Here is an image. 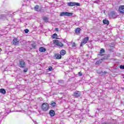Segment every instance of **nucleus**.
Segmentation results:
<instances>
[{
	"label": "nucleus",
	"mask_w": 124,
	"mask_h": 124,
	"mask_svg": "<svg viewBox=\"0 0 124 124\" xmlns=\"http://www.w3.org/2000/svg\"><path fill=\"white\" fill-rule=\"evenodd\" d=\"M32 48L35 49V47H36V45H32Z\"/></svg>",
	"instance_id": "obj_32"
},
{
	"label": "nucleus",
	"mask_w": 124,
	"mask_h": 124,
	"mask_svg": "<svg viewBox=\"0 0 124 124\" xmlns=\"http://www.w3.org/2000/svg\"><path fill=\"white\" fill-rule=\"evenodd\" d=\"M53 69V68L52 67H49L48 68L49 71H52V70Z\"/></svg>",
	"instance_id": "obj_29"
},
{
	"label": "nucleus",
	"mask_w": 124,
	"mask_h": 124,
	"mask_svg": "<svg viewBox=\"0 0 124 124\" xmlns=\"http://www.w3.org/2000/svg\"><path fill=\"white\" fill-rule=\"evenodd\" d=\"M119 11L120 13L124 14V5H121L119 7Z\"/></svg>",
	"instance_id": "obj_8"
},
{
	"label": "nucleus",
	"mask_w": 124,
	"mask_h": 124,
	"mask_svg": "<svg viewBox=\"0 0 124 124\" xmlns=\"http://www.w3.org/2000/svg\"><path fill=\"white\" fill-rule=\"evenodd\" d=\"M103 22L105 24L109 25V21H108V20H107V19H104L103 20Z\"/></svg>",
	"instance_id": "obj_17"
},
{
	"label": "nucleus",
	"mask_w": 124,
	"mask_h": 124,
	"mask_svg": "<svg viewBox=\"0 0 124 124\" xmlns=\"http://www.w3.org/2000/svg\"><path fill=\"white\" fill-rule=\"evenodd\" d=\"M89 41V37H86L83 39L82 41L81 42L80 46H83V45H85Z\"/></svg>",
	"instance_id": "obj_4"
},
{
	"label": "nucleus",
	"mask_w": 124,
	"mask_h": 124,
	"mask_svg": "<svg viewBox=\"0 0 124 124\" xmlns=\"http://www.w3.org/2000/svg\"><path fill=\"white\" fill-rule=\"evenodd\" d=\"M54 43L55 44V45H57V46H59L60 47H63V44H62V43L60 42L59 40H55L54 41Z\"/></svg>",
	"instance_id": "obj_5"
},
{
	"label": "nucleus",
	"mask_w": 124,
	"mask_h": 124,
	"mask_svg": "<svg viewBox=\"0 0 124 124\" xmlns=\"http://www.w3.org/2000/svg\"><path fill=\"white\" fill-rule=\"evenodd\" d=\"M120 69H124V65H121L120 66Z\"/></svg>",
	"instance_id": "obj_27"
},
{
	"label": "nucleus",
	"mask_w": 124,
	"mask_h": 124,
	"mask_svg": "<svg viewBox=\"0 0 124 124\" xmlns=\"http://www.w3.org/2000/svg\"><path fill=\"white\" fill-rule=\"evenodd\" d=\"M68 6H80V3L75 2H69L67 3Z\"/></svg>",
	"instance_id": "obj_2"
},
{
	"label": "nucleus",
	"mask_w": 124,
	"mask_h": 124,
	"mask_svg": "<svg viewBox=\"0 0 124 124\" xmlns=\"http://www.w3.org/2000/svg\"><path fill=\"white\" fill-rule=\"evenodd\" d=\"M73 13H68L67 12H62L61 13L60 16H72Z\"/></svg>",
	"instance_id": "obj_3"
},
{
	"label": "nucleus",
	"mask_w": 124,
	"mask_h": 124,
	"mask_svg": "<svg viewBox=\"0 0 124 124\" xmlns=\"http://www.w3.org/2000/svg\"><path fill=\"white\" fill-rule=\"evenodd\" d=\"M42 110L46 112L49 110V104L47 103H44L42 105Z\"/></svg>",
	"instance_id": "obj_1"
},
{
	"label": "nucleus",
	"mask_w": 124,
	"mask_h": 124,
	"mask_svg": "<svg viewBox=\"0 0 124 124\" xmlns=\"http://www.w3.org/2000/svg\"><path fill=\"white\" fill-rule=\"evenodd\" d=\"M0 51H1V49L0 48Z\"/></svg>",
	"instance_id": "obj_35"
},
{
	"label": "nucleus",
	"mask_w": 124,
	"mask_h": 124,
	"mask_svg": "<svg viewBox=\"0 0 124 124\" xmlns=\"http://www.w3.org/2000/svg\"><path fill=\"white\" fill-rule=\"evenodd\" d=\"M38 8H39V6L38 5H36L35 7H34V9L35 10V11H38Z\"/></svg>",
	"instance_id": "obj_22"
},
{
	"label": "nucleus",
	"mask_w": 124,
	"mask_h": 124,
	"mask_svg": "<svg viewBox=\"0 0 124 124\" xmlns=\"http://www.w3.org/2000/svg\"><path fill=\"white\" fill-rule=\"evenodd\" d=\"M57 37H58V34L54 33L52 35V38L55 39V38H57Z\"/></svg>",
	"instance_id": "obj_23"
},
{
	"label": "nucleus",
	"mask_w": 124,
	"mask_h": 124,
	"mask_svg": "<svg viewBox=\"0 0 124 124\" xmlns=\"http://www.w3.org/2000/svg\"><path fill=\"white\" fill-rule=\"evenodd\" d=\"M76 33H80V31H81V29L79 28H77L75 30Z\"/></svg>",
	"instance_id": "obj_19"
},
{
	"label": "nucleus",
	"mask_w": 124,
	"mask_h": 124,
	"mask_svg": "<svg viewBox=\"0 0 124 124\" xmlns=\"http://www.w3.org/2000/svg\"><path fill=\"white\" fill-rule=\"evenodd\" d=\"M51 105H52V107H55V106H56V103L55 102L51 103Z\"/></svg>",
	"instance_id": "obj_26"
},
{
	"label": "nucleus",
	"mask_w": 124,
	"mask_h": 124,
	"mask_svg": "<svg viewBox=\"0 0 124 124\" xmlns=\"http://www.w3.org/2000/svg\"><path fill=\"white\" fill-rule=\"evenodd\" d=\"M43 20H44V21H45V22H48V20H49V18H48V17H46V16H44L43 17Z\"/></svg>",
	"instance_id": "obj_20"
},
{
	"label": "nucleus",
	"mask_w": 124,
	"mask_h": 124,
	"mask_svg": "<svg viewBox=\"0 0 124 124\" xmlns=\"http://www.w3.org/2000/svg\"><path fill=\"white\" fill-rule=\"evenodd\" d=\"M55 58L57 59V60H61V59H62V55L59 54H56L55 55Z\"/></svg>",
	"instance_id": "obj_10"
},
{
	"label": "nucleus",
	"mask_w": 124,
	"mask_h": 124,
	"mask_svg": "<svg viewBox=\"0 0 124 124\" xmlns=\"http://www.w3.org/2000/svg\"><path fill=\"white\" fill-rule=\"evenodd\" d=\"M109 16H111L113 18H115V17H116V13L115 12H111L109 14Z\"/></svg>",
	"instance_id": "obj_12"
},
{
	"label": "nucleus",
	"mask_w": 124,
	"mask_h": 124,
	"mask_svg": "<svg viewBox=\"0 0 124 124\" xmlns=\"http://www.w3.org/2000/svg\"><path fill=\"white\" fill-rule=\"evenodd\" d=\"M123 78H124V77H123Z\"/></svg>",
	"instance_id": "obj_36"
},
{
	"label": "nucleus",
	"mask_w": 124,
	"mask_h": 124,
	"mask_svg": "<svg viewBox=\"0 0 124 124\" xmlns=\"http://www.w3.org/2000/svg\"><path fill=\"white\" fill-rule=\"evenodd\" d=\"M55 31H59V29L56 28V29H55Z\"/></svg>",
	"instance_id": "obj_33"
},
{
	"label": "nucleus",
	"mask_w": 124,
	"mask_h": 124,
	"mask_svg": "<svg viewBox=\"0 0 124 124\" xmlns=\"http://www.w3.org/2000/svg\"><path fill=\"white\" fill-rule=\"evenodd\" d=\"M39 51L40 52H46V48L43 47H41L39 48Z\"/></svg>",
	"instance_id": "obj_13"
},
{
	"label": "nucleus",
	"mask_w": 124,
	"mask_h": 124,
	"mask_svg": "<svg viewBox=\"0 0 124 124\" xmlns=\"http://www.w3.org/2000/svg\"><path fill=\"white\" fill-rule=\"evenodd\" d=\"M107 73H108V72H106V71H104V72H100L98 73V74H99L100 75H104V74H107Z\"/></svg>",
	"instance_id": "obj_16"
},
{
	"label": "nucleus",
	"mask_w": 124,
	"mask_h": 124,
	"mask_svg": "<svg viewBox=\"0 0 124 124\" xmlns=\"http://www.w3.org/2000/svg\"><path fill=\"white\" fill-rule=\"evenodd\" d=\"M0 93H2L3 94H5V93H6V91H5V90H4L3 89H0Z\"/></svg>",
	"instance_id": "obj_14"
},
{
	"label": "nucleus",
	"mask_w": 124,
	"mask_h": 124,
	"mask_svg": "<svg viewBox=\"0 0 124 124\" xmlns=\"http://www.w3.org/2000/svg\"><path fill=\"white\" fill-rule=\"evenodd\" d=\"M105 50H104V49L101 48L100 50V53L98 54V56H102L101 54H102V53H105Z\"/></svg>",
	"instance_id": "obj_15"
},
{
	"label": "nucleus",
	"mask_w": 124,
	"mask_h": 124,
	"mask_svg": "<svg viewBox=\"0 0 124 124\" xmlns=\"http://www.w3.org/2000/svg\"><path fill=\"white\" fill-rule=\"evenodd\" d=\"M13 44L14 45H18L19 44L18 39H17L16 38H14V39L13 40Z\"/></svg>",
	"instance_id": "obj_9"
},
{
	"label": "nucleus",
	"mask_w": 124,
	"mask_h": 124,
	"mask_svg": "<svg viewBox=\"0 0 124 124\" xmlns=\"http://www.w3.org/2000/svg\"><path fill=\"white\" fill-rule=\"evenodd\" d=\"M19 67L21 68H25L26 67V65H25V61L23 60H21L19 61Z\"/></svg>",
	"instance_id": "obj_6"
},
{
	"label": "nucleus",
	"mask_w": 124,
	"mask_h": 124,
	"mask_svg": "<svg viewBox=\"0 0 124 124\" xmlns=\"http://www.w3.org/2000/svg\"><path fill=\"white\" fill-rule=\"evenodd\" d=\"M49 114L51 117H54V116H55V111L53 109H51L49 111Z\"/></svg>",
	"instance_id": "obj_11"
},
{
	"label": "nucleus",
	"mask_w": 124,
	"mask_h": 124,
	"mask_svg": "<svg viewBox=\"0 0 124 124\" xmlns=\"http://www.w3.org/2000/svg\"><path fill=\"white\" fill-rule=\"evenodd\" d=\"M102 61L103 60H101V59L100 60L97 61L96 62L95 64H100V63H101V62H102Z\"/></svg>",
	"instance_id": "obj_21"
},
{
	"label": "nucleus",
	"mask_w": 124,
	"mask_h": 124,
	"mask_svg": "<svg viewBox=\"0 0 124 124\" xmlns=\"http://www.w3.org/2000/svg\"><path fill=\"white\" fill-rule=\"evenodd\" d=\"M83 75V73L81 72H78V76H82Z\"/></svg>",
	"instance_id": "obj_31"
},
{
	"label": "nucleus",
	"mask_w": 124,
	"mask_h": 124,
	"mask_svg": "<svg viewBox=\"0 0 124 124\" xmlns=\"http://www.w3.org/2000/svg\"><path fill=\"white\" fill-rule=\"evenodd\" d=\"M28 70H29V69H28V68H26L24 70V72H27Z\"/></svg>",
	"instance_id": "obj_30"
},
{
	"label": "nucleus",
	"mask_w": 124,
	"mask_h": 124,
	"mask_svg": "<svg viewBox=\"0 0 124 124\" xmlns=\"http://www.w3.org/2000/svg\"><path fill=\"white\" fill-rule=\"evenodd\" d=\"M73 95L75 96V97H79V96H81V93L78 91L75 92Z\"/></svg>",
	"instance_id": "obj_7"
},
{
	"label": "nucleus",
	"mask_w": 124,
	"mask_h": 124,
	"mask_svg": "<svg viewBox=\"0 0 124 124\" xmlns=\"http://www.w3.org/2000/svg\"><path fill=\"white\" fill-rule=\"evenodd\" d=\"M72 45V47H76V44L75 43H73L71 44Z\"/></svg>",
	"instance_id": "obj_25"
},
{
	"label": "nucleus",
	"mask_w": 124,
	"mask_h": 124,
	"mask_svg": "<svg viewBox=\"0 0 124 124\" xmlns=\"http://www.w3.org/2000/svg\"><path fill=\"white\" fill-rule=\"evenodd\" d=\"M94 2L95 3H97V1H95Z\"/></svg>",
	"instance_id": "obj_34"
},
{
	"label": "nucleus",
	"mask_w": 124,
	"mask_h": 124,
	"mask_svg": "<svg viewBox=\"0 0 124 124\" xmlns=\"http://www.w3.org/2000/svg\"><path fill=\"white\" fill-rule=\"evenodd\" d=\"M60 54L62 56H64L65 55V51L63 49L62 50L60 51Z\"/></svg>",
	"instance_id": "obj_18"
},
{
	"label": "nucleus",
	"mask_w": 124,
	"mask_h": 124,
	"mask_svg": "<svg viewBox=\"0 0 124 124\" xmlns=\"http://www.w3.org/2000/svg\"><path fill=\"white\" fill-rule=\"evenodd\" d=\"M24 31H25V33H28L29 32V30L28 29H25L24 30Z\"/></svg>",
	"instance_id": "obj_28"
},
{
	"label": "nucleus",
	"mask_w": 124,
	"mask_h": 124,
	"mask_svg": "<svg viewBox=\"0 0 124 124\" xmlns=\"http://www.w3.org/2000/svg\"><path fill=\"white\" fill-rule=\"evenodd\" d=\"M108 59V56H105L104 57L101 59V61H104V60H107Z\"/></svg>",
	"instance_id": "obj_24"
}]
</instances>
